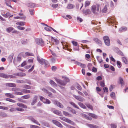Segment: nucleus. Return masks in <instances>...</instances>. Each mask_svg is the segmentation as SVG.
Wrapping results in <instances>:
<instances>
[{"label": "nucleus", "mask_w": 128, "mask_h": 128, "mask_svg": "<svg viewBox=\"0 0 128 128\" xmlns=\"http://www.w3.org/2000/svg\"><path fill=\"white\" fill-rule=\"evenodd\" d=\"M51 39L52 40H54L56 44L57 45L59 44V41L57 39L54 38L53 37H52Z\"/></svg>", "instance_id": "obj_29"}, {"label": "nucleus", "mask_w": 128, "mask_h": 128, "mask_svg": "<svg viewBox=\"0 0 128 128\" xmlns=\"http://www.w3.org/2000/svg\"><path fill=\"white\" fill-rule=\"evenodd\" d=\"M60 5L59 4H53L52 5V6L54 8H58L59 6H60Z\"/></svg>", "instance_id": "obj_40"}, {"label": "nucleus", "mask_w": 128, "mask_h": 128, "mask_svg": "<svg viewBox=\"0 0 128 128\" xmlns=\"http://www.w3.org/2000/svg\"><path fill=\"white\" fill-rule=\"evenodd\" d=\"M25 54L26 56H34V54L32 53L28 52H26L25 53Z\"/></svg>", "instance_id": "obj_45"}, {"label": "nucleus", "mask_w": 128, "mask_h": 128, "mask_svg": "<svg viewBox=\"0 0 128 128\" xmlns=\"http://www.w3.org/2000/svg\"><path fill=\"white\" fill-rule=\"evenodd\" d=\"M10 0H4L5 3L6 5L11 8H12L11 6Z\"/></svg>", "instance_id": "obj_15"}, {"label": "nucleus", "mask_w": 128, "mask_h": 128, "mask_svg": "<svg viewBox=\"0 0 128 128\" xmlns=\"http://www.w3.org/2000/svg\"><path fill=\"white\" fill-rule=\"evenodd\" d=\"M85 105H86L87 107L89 108L90 109L92 110H93L94 108L90 104L86 103L85 104Z\"/></svg>", "instance_id": "obj_30"}, {"label": "nucleus", "mask_w": 128, "mask_h": 128, "mask_svg": "<svg viewBox=\"0 0 128 128\" xmlns=\"http://www.w3.org/2000/svg\"><path fill=\"white\" fill-rule=\"evenodd\" d=\"M119 79L120 84H121V87L124 86V82L123 81L122 78L120 77L119 78Z\"/></svg>", "instance_id": "obj_21"}, {"label": "nucleus", "mask_w": 128, "mask_h": 128, "mask_svg": "<svg viewBox=\"0 0 128 128\" xmlns=\"http://www.w3.org/2000/svg\"><path fill=\"white\" fill-rule=\"evenodd\" d=\"M67 108L68 110H69L72 113L74 114H76V111L74 109L69 106L67 107Z\"/></svg>", "instance_id": "obj_24"}, {"label": "nucleus", "mask_w": 128, "mask_h": 128, "mask_svg": "<svg viewBox=\"0 0 128 128\" xmlns=\"http://www.w3.org/2000/svg\"><path fill=\"white\" fill-rule=\"evenodd\" d=\"M63 114L64 115L66 116L69 117H72V114H69L66 112L64 111L63 112Z\"/></svg>", "instance_id": "obj_28"}, {"label": "nucleus", "mask_w": 128, "mask_h": 128, "mask_svg": "<svg viewBox=\"0 0 128 128\" xmlns=\"http://www.w3.org/2000/svg\"><path fill=\"white\" fill-rule=\"evenodd\" d=\"M105 44L107 46H109L110 44V40L109 37L108 36H105L103 38Z\"/></svg>", "instance_id": "obj_4"}, {"label": "nucleus", "mask_w": 128, "mask_h": 128, "mask_svg": "<svg viewBox=\"0 0 128 128\" xmlns=\"http://www.w3.org/2000/svg\"><path fill=\"white\" fill-rule=\"evenodd\" d=\"M54 78L58 84V86L61 88H63V87L61 86H65L67 83L69 82L70 81L69 79L68 78L66 77L64 78V80H60L56 78Z\"/></svg>", "instance_id": "obj_1"}, {"label": "nucleus", "mask_w": 128, "mask_h": 128, "mask_svg": "<svg viewBox=\"0 0 128 128\" xmlns=\"http://www.w3.org/2000/svg\"><path fill=\"white\" fill-rule=\"evenodd\" d=\"M83 116L84 117V118H86V119L88 120H92V118L89 116H88L87 115H86L85 114H84V115H83Z\"/></svg>", "instance_id": "obj_36"}, {"label": "nucleus", "mask_w": 128, "mask_h": 128, "mask_svg": "<svg viewBox=\"0 0 128 128\" xmlns=\"http://www.w3.org/2000/svg\"><path fill=\"white\" fill-rule=\"evenodd\" d=\"M115 18L113 16H110L108 19V22L110 23L113 24L115 20Z\"/></svg>", "instance_id": "obj_9"}, {"label": "nucleus", "mask_w": 128, "mask_h": 128, "mask_svg": "<svg viewBox=\"0 0 128 128\" xmlns=\"http://www.w3.org/2000/svg\"><path fill=\"white\" fill-rule=\"evenodd\" d=\"M90 4V2L88 0L86 1L84 4L85 7H86L89 6Z\"/></svg>", "instance_id": "obj_46"}, {"label": "nucleus", "mask_w": 128, "mask_h": 128, "mask_svg": "<svg viewBox=\"0 0 128 128\" xmlns=\"http://www.w3.org/2000/svg\"><path fill=\"white\" fill-rule=\"evenodd\" d=\"M21 91L24 93L26 94L30 93V90H28L22 89V90Z\"/></svg>", "instance_id": "obj_34"}, {"label": "nucleus", "mask_w": 128, "mask_h": 128, "mask_svg": "<svg viewBox=\"0 0 128 128\" xmlns=\"http://www.w3.org/2000/svg\"><path fill=\"white\" fill-rule=\"evenodd\" d=\"M5 100L12 103H15L16 102V101L15 100L10 98H6L5 99Z\"/></svg>", "instance_id": "obj_42"}, {"label": "nucleus", "mask_w": 128, "mask_h": 128, "mask_svg": "<svg viewBox=\"0 0 128 128\" xmlns=\"http://www.w3.org/2000/svg\"><path fill=\"white\" fill-rule=\"evenodd\" d=\"M14 76H26L25 73L23 72H17L14 73L13 74Z\"/></svg>", "instance_id": "obj_10"}, {"label": "nucleus", "mask_w": 128, "mask_h": 128, "mask_svg": "<svg viewBox=\"0 0 128 128\" xmlns=\"http://www.w3.org/2000/svg\"><path fill=\"white\" fill-rule=\"evenodd\" d=\"M38 98V96H34L31 103V105H33L36 103L37 100Z\"/></svg>", "instance_id": "obj_13"}, {"label": "nucleus", "mask_w": 128, "mask_h": 128, "mask_svg": "<svg viewBox=\"0 0 128 128\" xmlns=\"http://www.w3.org/2000/svg\"><path fill=\"white\" fill-rule=\"evenodd\" d=\"M16 24L18 26H24L25 24V22H17Z\"/></svg>", "instance_id": "obj_32"}, {"label": "nucleus", "mask_w": 128, "mask_h": 128, "mask_svg": "<svg viewBox=\"0 0 128 128\" xmlns=\"http://www.w3.org/2000/svg\"><path fill=\"white\" fill-rule=\"evenodd\" d=\"M30 95L28 94L22 96V98L23 99H27L30 98Z\"/></svg>", "instance_id": "obj_39"}, {"label": "nucleus", "mask_w": 128, "mask_h": 128, "mask_svg": "<svg viewBox=\"0 0 128 128\" xmlns=\"http://www.w3.org/2000/svg\"><path fill=\"white\" fill-rule=\"evenodd\" d=\"M50 83L52 85L55 87H57L58 86L57 84L53 80H50Z\"/></svg>", "instance_id": "obj_31"}, {"label": "nucleus", "mask_w": 128, "mask_h": 128, "mask_svg": "<svg viewBox=\"0 0 128 128\" xmlns=\"http://www.w3.org/2000/svg\"><path fill=\"white\" fill-rule=\"evenodd\" d=\"M88 114L89 116L94 119H97L98 118L97 116L94 114L90 113H88Z\"/></svg>", "instance_id": "obj_17"}, {"label": "nucleus", "mask_w": 128, "mask_h": 128, "mask_svg": "<svg viewBox=\"0 0 128 128\" xmlns=\"http://www.w3.org/2000/svg\"><path fill=\"white\" fill-rule=\"evenodd\" d=\"M83 13L85 15H87L91 14V12L90 10L87 9L83 11Z\"/></svg>", "instance_id": "obj_27"}, {"label": "nucleus", "mask_w": 128, "mask_h": 128, "mask_svg": "<svg viewBox=\"0 0 128 128\" xmlns=\"http://www.w3.org/2000/svg\"><path fill=\"white\" fill-rule=\"evenodd\" d=\"M46 99H45L44 97L41 96L40 98V100L42 101L44 103H45L46 102Z\"/></svg>", "instance_id": "obj_47"}, {"label": "nucleus", "mask_w": 128, "mask_h": 128, "mask_svg": "<svg viewBox=\"0 0 128 128\" xmlns=\"http://www.w3.org/2000/svg\"><path fill=\"white\" fill-rule=\"evenodd\" d=\"M78 104L80 107L86 109V107L85 106L82 102H78Z\"/></svg>", "instance_id": "obj_22"}, {"label": "nucleus", "mask_w": 128, "mask_h": 128, "mask_svg": "<svg viewBox=\"0 0 128 128\" xmlns=\"http://www.w3.org/2000/svg\"><path fill=\"white\" fill-rule=\"evenodd\" d=\"M107 8L106 5H105L103 9L102 10V12L103 13H106V12L107 10Z\"/></svg>", "instance_id": "obj_38"}, {"label": "nucleus", "mask_w": 128, "mask_h": 128, "mask_svg": "<svg viewBox=\"0 0 128 128\" xmlns=\"http://www.w3.org/2000/svg\"><path fill=\"white\" fill-rule=\"evenodd\" d=\"M28 119L30 120L33 122L35 123L36 124L38 125L39 126H40V124L36 120H35L34 118L32 116H30L28 118Z\"/></svg>", "instance_id": "obj_11"}, {"label": "nucleus", "mask_w": 128, "mask_h": 128, "mask_svg": "<svg viewBox=\"0 0 128 128\" xmlns=\"http://www.w3.org/2000/svg\"><path fill=\"white\" fill-rule=\"evenodd\" d=\"M48 88L49 90H50V91L52 92L53 93H56V91L55 90H54V89H53L52 88H51V87H49Z\"/></svg>", "instance_id": "obj_50"}, {"label": "nucleus", "mask_w": 128, "mask_h": 128, "mask_svg": "<svg viewBox=\"0 0 128 128\" xmlns=\"http://www.w3.org/2000/svg\"><path fill=\"white\" fill-rule=\"evenodd\" d=\"M73 96L76 99L80 102H82L84 100V98L81 96L75 95H73Z\"/></svg>", "instance_id": "obj_7"}, {"label": "nucleus", "mask_w": 128, "mask_h": 128, "mask_svg": "<svg viewBox=\"0 0 128 128\" xmlns=\"http://www.w3.org/2000/svg\"><path fill=\"white\" fill-rule=\"evenodd\" d=\"M44 24L47 26V27H45L44 28V29L48 31H50V30L51 29L52 27L48 26L46 24Z\"/></svg>", "instance_id": "obj_33"}, {"label": "nucleus", "mask_w": 128, "mask_h": 128, "mask_svg": "<svg viewBox=\"0 0 128 128\" xmlns=\"http://www.w3.org/2000/svg\"><path fill=\"white\" fill-rule=\"evenodd\" d=\"M117 64L118 66V67L119 68H121L122 66V64L121 62L119 61H117Z\"/></svg>", "instance_id": "obj_56"}, {"label": "nucleus", "mask_w": 128, "mask_h": 128, "mask_svg": "<svg viewBox=\"0 0 128 128\" xmlns=\"http://www.w3.org/2000/svg\"><path fill=\"white\" fill-rule=\"evenodd\" d=\"M69 103L70 104L73 106L75 108L78 109H80L79 107L74 102H69Z\"/></svg>", "instance_id": "obj_25"}, {"label": "nucleus", "mask_w": 128, "mask_h": 128, "mask_svg": "<svg viewBox=\"0 0 128 128\" xmlns=\"http://www.w3.org/2000/svg\"><path fill=\"white\" fill-rule=\"evenodd\" d=\"M6 85L7 86L10 87H16V86L15 84L12 83H7L6 84Z\"/></svg>", "instance_id": "obj_16"}, {"label": "nucleus", "mask_w": 128, "mask_h": 128, "mask_svg": "<svg viewBox=\"0 0 128 128\" xmlns=\"http://www.w3.org/2000/svg\"><path fill=\"white\" fill-rule=\"evenodd\" d=\"M122 61L126 64H128V62L126 58L124 57H122Z\"/></svg>", "instance_id": "obj_43"}, {"label": "nucleus", "mask_w": 128, "mask_h": 128, "mask_svg": "<svg viewBox=\"0 0 128 128\" xmlns=\"http://www.w3.org/2000/svg\"><path fill=\"white\" fill-rule=\"evenodd\" d=\"M54 113L57 114L58 115H60L61 114V112L58 110H54L53 111Z\"/></svg>", "instance_id": "obj_37"}, {"label": "nucleus", "mask_w": 128, "mask_h": 128, "mask_svg": "<svg viewBox=\"0 0 128 128\" xmlns=\"http://www.w3.org/2000/svg\"><path fill=\"white\" fill-rule=\"evenodd\" d=\"M16 111H18L20 112H23L24 111V110L22 108H16Z\"/></svg>", "instance_id": "obj_48"}, {"label": "nucleus", "mask_w": 128, "mask_h": 128, "mask_svg": "<svg viewBox=\"0 0 128 128\" xmlns=\"http://www.w3.org/2000/svg\"><path fill=\"white\" fill-rule=\"evenodd\" d=\"M12 91H20V89L19 88H12Z\"/></svg>", "instance_id": "obj_59"}, {"label": "nucleus", "mask_w": 128, "mask_h": 128, "mask_svg": "<svg viewBox=\"0 0 128 128\" xmlns=\"http://www.w3.org/2000/svg\"><path fill=\"white\" fill-rule=\"evenodd\" d=\"M29 12L31 15L33 16L34 15V9H31L30 10Z\"/></svg>", "instance_id": "obj_54"}, {"label": "nucleus", "mask_w": 128, "mask_h": 128, "mask_svg": "<svg viewBox=\"0 0 128 128\" xmlns=\"http://www.w3.org/2000/svg\"><path fill=\"white\" fill-rule=\"evenodd\" d=\"M37 60L38 62L42 64H46V60L43 59H40L39 58H37Z\"/></svg>", "instance_id": "obj_12"}, {"label": "nucleus", "mask_w": 128, "mask_h": 128, "mask_svg": "<svg viewBox=\"0 0 128 128\" xmlns=\"http://www.w3.org/2000/svg\"><path fill=\"white\" fill-rule=\"evenodd\" d=\"M14 30V28L12 27H10L6 29V31L8 33H10Z\"/></svg>", "instance_id": "obj_35"}, {"label": "nucleus", "mask_w": 128, "mask_h": 128, "mask_svg": "<svg viewBox=\"0 0 128 128\" xmlns=\"http://www.w3.org/2000/svg\"><path fill=\"white\" fill-rule=\"evenodd\" d=\"M17 105L19 107H22L23 108H27V106L26 105L21 103H17Z\"/></svg>", "instance_id": "obj_14"}, {"label": "nucleus", "mask_w": 128, "mask_h": 128, "mask_svg": "<svg viewBox=\"0 0 128 128\" xmlns=\"http://www.w3.org/2000/svg\"><path fill=\"white\" fill-rule=\"evenodd\" d=\"M59 118L61 120L72 125H74L75 124V123L71 120L64 117L60 116L59 117Z\"/></svg>", "instance_id": "obj_3"}, {"label": "nucleus", "mask_w": 128, "mask_h": 128, "mask_svg": "<svg viewBox=\"0 0 128 128\" xmlns=\"http://www.w3.org/2000/svg\"><path fill=\"white\" fill-rule=\"evenodd\" d=\"M0 109L4 110H8V108L6 107L0 106Z\"/></svg>", "instance_id": "obj_55"}, {"label": "nucleus", "mask_w": 128, "mask_h": 128, "mask_svg": "<svg viewBox=\"0 0 128 128\" xmlns=\"http://www.w3.org/2000/svg\"><path fill=\"white\" fill-rule=\"evenodd\" d=\"M91 10L94 14H98L100 12V4H96L92 5L91 7Z\"/></svg>", "instance_id": "obj_2"}, {"label": "nucleus", "mask_w": 128, "mask_h": 128, "mask_svg": "<svg viewBox=\"0 0 128 128\" xmlns=\"http://www.w3.org/2000/svg\"><path fill=\"white\" fill-rule=\"evenodd\" d=\"M5 95L7 97L10 98H14V95L10 93H6L5 94Z\"/></svg>", "instance_id": "obj_18"}, {"label": "nucleus", "mask_w": 128, "mask_h": 128, "mask_svg": "<svg viewBox=\"0 0 128 128\" xmlns=\"http://www.w3.org/2000/svg\"><path fill=\"white\" fill-rule=\"evenodd\" d=\"M4 17L7 18L10 15V14L9 12H7L5 14H3L2 15Z\"/></svg>", "instance_id": "obj_49"}, {"label": "nucleus", "mask_w": 128, "mask_h": 128, "mask_svg": "<svg viewBox=\"0 0 128 128\" xmlns=\"http://www.w3.org/2000/svg\"><path fill=\"white\" fill-rule=\"evenodd\" d=\"M72 43L74 46H77L76 48L74 47V50H79V48L78 47L77 42L74 41H72Z\"/></svg>", "instance_id": "obj_8"}, {"label": "nucleus", "mask_w": 128, "mask_h": 128, "mask_svg": "<svg viewBox=\"0 0 128 128\" xmlns=\"http://www.w3.org/2000/svg\"><path fill=\"white\" fill-rule=\"evenodd\" d=\"M127 28L125 26H123L121 27L119 29V31L120 32H122L124 31H125L126 30Z\"/></svg>", "instance_id": "obj_26"}, {"label": "nucleus", "mask_w": 128, "mask_h": 128, "mask_svg": "<svg viewBox=\"0 0 128 128\" xmlns=\"http://www.w3.org/2000/svg\"><path fill=\"white\" fill-rule=\"evenodd\" d=\"M100 86L102 87H104L105 86V84L104 81H101L100 82Z\"/></svg>", "instance_id": "obj_57"}, {"label": "nucleus", "mask_w": 128, "mask_h": 128, "mask_svg": "<svg viewBox=\"0 0 128 128\" xmlns=\"http://www.w3.org/2000/svg\"><path fill=\"white\" fill-rule=\"evenodd\" d=\"M96 90L97 91V93L100 94L98 93V92L101 91V90L98 87H96Z\"/></svg>", "instance_id": "obj_62"}, {"label": "nucleus", "mask_w": 128, "mask_h": 128, "mask_svg": "<svg viewBox=\"0 0 128 128\" xmlns=\"http://www.w3.org/2000/svg\"><path fill=\"white\" fill-rule=\"evenodd\" d=\"M111 128H116V126L114 124H111Z\"/></svg>", "instance_id": "obj_64"}, {"label": "nucleus", "mask_w": 128, "mask_h": 128, "mask_svg": "<svg viewBox=\"0 0 128 128\" xmlns=\"http://www.w3.org/2000/svg\"><path fill=\"white\" fill-rule=\"evenodd\" d=\"M54 49L56 52H60V48L58 46L55 47Z\"/></svg>", "instance_id": "obj_53"}, {"label": "nucleus", "mask_w": 128, "mask_h": 128, "mask_svg": "<svg viewBox=\"0 0 128 128\" xmlns=\"http://www.w3.org/2000/svg\"><path fill=\"white\" fill-rule=\"evenodd\" d=\"M77 20L78 21H79L80 22H81L83 21L82 19L79 17H78L77 18Z\"/></svg>", "instance_id": "obj_61"}, {"label": "nucleus", "mask_w": 128, "mask_h": 128, "mask_svg": "<svg viewBox=\"0 0 128 128\" xmlns=\"http://www.w3.org/2000/svg\"><path fill=\"white\" fill-rule=\"evenodd\" d=\"M20 18H21L24 20L26 18V16L24 15L20 16Z\"/></svg>", "instance_id": "obj_63"}, {"label": "nucleus", "mask_w": 128, "mask_h": 128, "mask_svg": "<svg viewBox=\"0 0 128 128\" xmlns=\"http://www.w3.org/2000/svg\"><path fill=\"white\" fill-rule=\"evenodd\" d=\"M52 122L54 124L58 127L60 128L62 127L63 126L62 124L58 121L55 120H52Z\"/></svg>", "instance_id": "obj_5"}, {"label": "nucleus", "mask_w": 128, "mask_h": 128, "mask_svg": "<svg viewBox=\"0 0 128 128\" xmlns=\"http://www.w3.org/2000/svg\"><path fill=\"white\" fill-rule=\"evenodd\" d=\"M74 6V5L70 4H68L67 5L66 8L67 9H71L73 8Z\"/></svg>", "instance_id": "obj_20"}, {"label": "nucleus", "mask_w": 128, "mask_h": 128, "mask_svg": "<svg viewBox=\"0 0 128 128\" xmlns=\"http://www.w3.org/2000/svg\"><path fill=\"white\" fill-rule=\"evenodd\" d=\"M54 104L55 105L61 108H64L63 105L60 102L56 100L53 101Z\"/></svg>", "instance_id": "obj_6"}, {"label": "nucleus", "mask_w": 128, "mask_h": 128, "mask_svg": "<svg viewBox=\"0 0 128 128\" xmlns=\"http://www.w3.org/2000/svg\"><path fill=\"white\" fill-rule=\"evenodd\" d=\"M28 6L30 8H32L34 6V4L32 3H30L28 4Z\"/></svg>", "instance_id": "obj_58"}, {"label": "nucleus", "mask_w": 128, "mask_h": 128, "mask_svg": "<svg viewBox=\"0 0 128 128\" xmlns=\"http://www.w3.org/2000/svg\"><path fill=\"white\" fill-rule=\"evenodd\" d=\"M17 28L18 29L21 30H23L25 29L24 27L22 26H18L17 27Z\"/></svg>", "instance_id": "obj_60"}, {"label": "nucleus", "mask_w": 128, "mask_h": 128, "mask_svg": "<svg viewBox=\"0 0 128 128\" xmlns=\"http://www.w3.org/2000/svg\"><path fill=\"white\" fill-rule=\"evenodd\" d=\"M8 76L7 75L2 72H0V77L5 78H8Z\"/></svg>", "instance_id": "obj_19"}, {"label": "nucleus", "mask_w": 128, "mask_h": 128, "mask_svg": "<svg viewBox=\"0 0 128 128\" xmlns=\"http://www.w3.org/2000/svg\"><path fill=\"white\" fill-rule=\"evenodd\" d=\"M23 88L26 89H30L31 88V86L29 85H25L24 86Z\"/></svg>", "instance_id": "obj_51"}, {"label": "nucleus", "mask_w": 128, "mask_h": 128, "mask_svg": "<svg viewBox=\"0 0 128 128\" xmlns=\"http://www.w3.org/2000/svg\"><path fill=\"white\" fill-rule=\"evenodd\" d=\"M16 82L18 83H25L26 82L23 80H16Z\"/></svg>", "instance_id": "obj_44"}, {"label": "nucleus", "mask_w": 128, "mask_h": 128, "mask_svg": "<svg viewBox=\"0 0 128 128\" xmlns=\"http://www.w3.org/2000/svg\"><path fill=\"white\" fill-rule=\"evenodd\" d=\"M81 45L82 46V48L83 49H88L89 47H88L87 45H84V46L82 44H81Z\"/></svg>", "instance_id": "obj_52"}, {"label": "nucleus", "mask_w": 128, "mask_h": 128, "mask_svg": "<svg viewBox=\"0 0 128 128\" xmlns=\"http://www.w3.org/2000/svg\"><path fill=\"white\" fill-rule=\"evenodd\" d=\"M110 96L112 98L114 99H116L115 94L114 92H111L110 94Z\"/></svg>", "instance_id": "obj_41"}, {"label": "nucleus", "mask_w": 128, "mask_h": 128, "mask_svg": "<svg viewBox=\"0 0 128 128\" xmlns=\"http://www.w3.org/2000/svg\"><path fill=\"white\" fill-rule=\"evenodd\" d=\"M86 124L88 126L91 128H98V126L95 125L88 124Z\"/></svg>", "instance_id": "obj_23"}]
</instances>
